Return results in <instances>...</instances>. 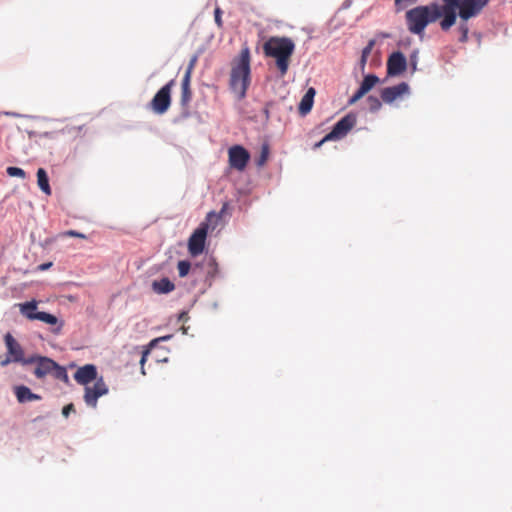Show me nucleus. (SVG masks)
<instances>
[{"label":"nucleus","instance_id":"58836bf2","mask_svg":"<svg viewBox=\"0 0 512 512\" xmlns=\"http://www.w3.org/2000/svg\"><path fill=\"white\" fill-rule=\"evenodd\" d=\"M226 208H227V204L225 203V204L223 205L222 210H221V214L226 210Z\"/></svg>","mask_w":512,"mask_h":512},{"label":"nucleus","instance_id":"cd10ccee","mask_svg":"<svg viewBox=\"0 0 512 512\" xmlns=\"http://www.w3.org/2000/svg\"><path fill=\"white\" fill-rule=\"evenodd\" d=\"M196 63H197V56H193L189 61L188 67H187L183 77L188 76V79H191Z\"/></svg>","mask_w":512,"mask_h":512},{"label":"nucleus","instance_id":"0eeeda50","mask_svg":"<svg viewBox=\"0 0 512 512\" xmlns=\"http://www.w3.org/2000/svg\"><path fill=\"white\" fill-rule=\"evenodd\" d=\"M4 342L7 348V355L4 358H0V366L6 367L11 362L26 365L25 361H27V359L24 358V350L11 333H6L4 336Z\"/></svg>","mask_w":512,"mask_h":512},{"label":"nucleus","instance_id":"473e14b6","mask_svg":"<svg viewBox=\"0 0 512 512\" xmlns=\"http://www.w3.org/2000/svg\"><path fill=\"white\" fill-rule=\"evenodd\" d=\"M222 11L219 7H217L214 11L215 15V22L218 27H222V18H221Z\"/></svg>","mask_w":512,"mask_h":512},{"label":"nucleus","instance_id":"1a4fd4ad","mask_svg":"<svg viewBox=\"0 0 512 512\" xmlns=\"http://www.w3.org/2000/svg\"><path fill=\"white\" fill-rule=\"evenodd\" d=\"M250 160V153L241 145H233L228 149V162L232 169L244 171Z\"/></svg>","mask_w":512,"mask_h":512},{"label":"nucleus","instance_id":"4468645a","mask_svg":"<svg viewBox=\"0 0 512 512\" xmlns=\"http://www.w3.org/2000/svg\"><path fill=\"white\" fill-rule=\"evenodd\" d=\"M97 369L93 364H86L79 367L74 374V379L78 384L89 385L92 381H97Z\"/></svg>","mask_w":512,"mask_h":512},{"label":"nucleus","instance_id":"4c0bfd02","mask_svg":"<svg viewBox=\"0 0 512 512\" xmlns=\"http://www.w3.org/2000/svg\"><path fill=\"white\" fill-rule=\"evenodd\" d=\"M167 338H168V337H162V338H159V340H165V339H167ZM157 341H158V339H154V340L151 342V346H152L155 342H157Z\"/></svg>","mask_w":512,"mask_h":512},{"label":"nucleus","instance_id":"c756f323","mask_svg":"<svg viewBox=\"0 0 512 512\" xmlns=\"http://www.w3.org/2000/svg\"><path fill=\"white\" fill-rule=\"evenodd\" d=\"M208 266L210 267V270L208 271V274L211 276H214L218 271V265L215 261V259L210 258L208 262Z\"/></svg>","mask_w":512,"mask_h":512},{"label":"nucleus","instance_id":"7c9ffc66","mask_svg":"<svg viewBox=\"0 0 512 512\" xmlns=\"http://www.w3.org/2000/svg\"><path fill=\"white\" fill-rule=\"evenodd\" d=\"M417 61H418V51L416 50L410 55V64L412 66L413 71H415L417 69Z\"/></svg>","mask_w":512,"mask_h":512},{"label":"nucleus","instance_id":"6ab92c4d","mask_svg":"<svg viewBox=\"0 0 512 512\" xmlns=\"http://www.w3.org/2000/svg\"><path fill=\"white\" fill-rule=\"evenodd\" d=\"M153 290L158 294H166L175 289V285L168 278H162L152 283Z\"/></svg>","mask_w":512,"mask_h":512},{"label":"nucleus","instance_id":"39448f33","mask_svg":"<svg viewBox=\"0 0 512 512\" xmlns=\"http://www.w3.org/2000/svg\"><path fill=\"white\" fill-rule=\"evenodd\" d=\"M25 364H35L33 374L38 379H42L48 375H51L55 379L60 380L66 384L69 382V377L65 367L60 366L57 362L49 357L33 355L27 358Z\"/></svg>","mask_w":512,"mask_h":512},{"label":"nucleus","instance_id":"72a5a7b5","mask_svg":"<svg viewBox=\"0 0 512 512\" xmlns=\"http://www.w3.org/2000/svg\"><path fill=\"white\" fill-rule=\"evenodd\" d=\"M65 235L67 236H72V237H79V238H86V236L82 233H79V232H76L74 230H69L65 233Z\"/></svg>","mask_w":512,"mask_h":512},{"label":"nucleus","instance_id":"9d476101","mask_svg":"<svg viewBox=\"0 0 512 512\" xmlns=\"http://www.w3.org/2000/svg\"><path fill=\"white\" fill-rule=\"evenodd\" d=\"M108 391V386L106 385L103 377L97 379L93 386H85L83 398L86 405L92 408H96L98 399L101 396L106 395Z\"/></svg>","mask_w":512,"mask_h":512},{"label":"nucleus","instance_id":"e433bc0d","mask_svg":"<svg viewBox=\"0 0 512 512\" xmlns=\"http://www.w3.org/2000/svg\"><path fill=\"white\" fill-rule=\"evenodd\" d=\"M148 353H149V352H148V350H146V351H144V352H143V355H142L141 360H140V364H141L142 366L144 365V363H145V361H146V356H147V354H148Z\"/></svg>","mask_w":512,"mask_h":512},{"label":"nucleus","instance_id":"5701e85b","mask_svg":"<svg viewBox=\"0 0 512 512\" xmlns=\"http://www.w3.org/2000/svg\"><path fill=\"white\" fill-rule=\"evenodd\" d=\"M269 155H270V147L267 143H264L261 146L260 155L256 160L257 166L258 167L264 166L266 164V162L268 161Z\"/></svg>","mask_w":512,"mask_h":512},{"label":"nucleus","instance_id":"a211bd4d","mask_svg":"<svg viewBox=\"0 0 512 512\" xmlns=\"http://www.w3.org/2000/svg\"><path fill=\"white\" fill-rule=\"evenodd\" d=\"M191 100H192L191 79H188V76L183 77L182 83H181L180 105L183 108H188Z\"/></svg>","mask_w":512,"mask_h":512},{"label":"nucleus","instance_id":"ddd939ff","mask_svg":"<svg viewBox=\"0 0 512 512\" xmlns=\"http://www.w3.org/2000/svg\"><path fill=\"white\" fill-rule=\"evenodd\" d=\"M410 88L406 82H401L392 87H386L381 91V98L385 103H392L398 98L409 94Z\"/></svg>","mask_w":512,"mask_h":512},{"label":"nucleus","instance_id":"f8f14e48","mask_svg":"<svg viewBox=\"0 0 512 512\" xmlns=\"http://www.w3.org/2000/svg\"><path fill=\"white\" fill-rule=\"evenodd\" d=\"M407 68V60L403 53L393 52L387 60V73L390 76L402 74Z\"/></svg>","mask_w":512,"mask_h":512},{"label":"nucleus","instance_id":"f03ea898","mask_svg":"<svg viewBox=\"0 0 512 512\" xmlns=\"http://www.w3.org/2000/svg\"><path fill=\"white\" fill-rule=\"evenodd\" d=\"M295 50V44L288 37H270L263 45L265 56L276 60V67L281 76H284L290 65L291 56Z\"/></svg>","mask_w":512,"mask_h":512},{"label":"nucleus","instance_id":"c9c22d12","mask_svg":"<svg viewBox=\"0 0 512 512\" xmlns=\"http://www.w3.org/2000/svg\"><path fill=\"white\" fill-rule=\"evenodd\" d=\"M329 140H324V137L317 143H315L312 147L313 150H316L320 148L325 142H328Z\"/></svg>","mask_w":512,"mask_h":512},{"label":"nucleus","instance_id":"f704fd0d","mask_svg":"<svg viewBox=\"0 0 512 512\" xmlns=\"http://www.w3.org/2000/svg\"><path fill=\"white\" fill-rule=\"evenodd\" d=\"M53 263L52 262H47V263H43V264H40L38 267H37V271H45V270H48L50 267H52Z\"/></svg>","mask_w":512,"mask_h":512},{"label":"nucleus","instance_id":"4be33fe9","mask_svg":"<svg viewBox=\"0 0 512 512\" xmlns=\"http://www.w3.org/2000/svg\"><path fill=\"white\" fill-rule=\"evenodd\" d=\"M29 319L30 320H39V321L45 322L49 325H56L58 323L57 317L50 313H47V312H37V314H35L33 316L29 315Z\"/></svg>","mask_w":512,"mask_h":512},{"label":"nucleus","instance_id":"393cba45","mask_svg":"<svg viewBox=\"0 0 512 512\" xmlns=\"http://www.w3.org/2000/svg\"><path fill=\"white\" fill-rule=\"evenodd\" d=\"M177 268H178L179 276L180 277H185V276L188 275V273L190 271L191 264L187 260H181V261L178 262Z\"/></svg>","mask_w":512,"mask_h":512},{"label":"nucleus","instance_id":"b1692460","mask_svg":"<svg viewBox=\"0 0 512 512\" xmlns=\"http://www.w3.org/2000/svg\"><path fill=\"white\" fill-rule=\"evenodd\" d=\"M36 308H37V305H36V302H34V301L20 304L21 313L28 319H29V315L33 316V315L37 314Z\"/></svg>","mask_w":512,"mask_h":512},{"label":"nucleus","instance_id":"a878e982","mask_svg":"<svg viewBox=\"0 0 512 512\" xmlns=\"http://www.w3.org/2000/svg\"><path fill=\"white\" fill-rule=\"evenodd\" d=\"M367 103H368L369 110L371 112L378 111L382 106L381 101L375 96H369L367 98Z\"/></svg>","mask_w":512,"mask_h":512},{"label":"nucleus","instance_id":"aec40b11","mask_svg":"<svg viewBox=\"0 0 512 512\" xmlns=\"http://www.w3.org/2000/svg\"><path fill=\"white\" fill-rule=\"evenodd\" d=\"M37 184L42 192L46 195L51 194V187L49 185L48 175L43 168L37 170Z\"/></svg>","mask_w":512,"mask_h":512},{"label":"nucleus","instance_id":"dca6fc26","mask_svg":"<svg viewBox=\"0 0 512 512\" xmlns=\"http://www.w3.org/2000/svg\"><path fill=\"white\" fill-rule=\"evenodd\" d=\"M315 94H316L315 89L312 87H310L306 91V93L302 97V99L299 103V107H298V111L301 115L305 116L311 111V109L313 107V103H314Z\"/></svg>","mask_w":512,"mask_h":512},{"label":"nucleus","instance_id":"2eb2a0df","mask_svg":"<svg viewBox=\"0 0 512 512\" xmlns=\"http://www.w3.org/2000/svg\"><path fill=\"white\" fill-rule=\"evenodd\" d=\"M379 78L376 75H366L355 94L350 98L349 103L354 104L366 95L377 83Z\"/></svg>","mask_w":512,"mask_h":512},{"label":"nucleus","instance_id":"412c9836","mask_svg":"<svg viewBox=\"0 0 512 512\" xmlns=\"http://www.w3.org/2000/svg\"><path fill=\"white\" fill-rule=\"evenodd\" d=\"M375 44H376V40L370 39L368 41L367 45L362 50L360 61H359V66L362 71H364V69H365L368 57H369L370 53L372 52L373 48L375 47Z\"/></svg>","mask_w":512,"mask_h":512},{"label":"nucleus","instance_id":"7ed1b4c3","mask_svg":"<svg viewBox=\"0 0 512 512\" xmlns=\"http://www.w3.org/2000/svg\"><path fill=\"white\" fill-rule=\"evenodd\" d=\"M250 81V53L244 49L232 65L229 80L230 89L238 100L245 98Z\"/></svg>","mask_w":512,"mask_h":512},{"label":"nucleus","instance_id":"f257e3e1","mask_svg":"<svg viewBox=\"0 0 512 512\" xmlns=\"http://www.w3.org/2000/svg\"><path fill=\"white\" fill-rule=\"evenodd\" d=\"M442 3H431L408 10L405 14L408 30L413 34L422 35L428 24L442 17L440 27L443 31H448L456 23L458 9L457 6H450L448 0H442Z\"/></svg>","mask_w":512,"mask_h":512},{"label":"nucleus","instance_id":"423d86ee","mask_svg":"<svg viewBox=\"0 0 512 512\" xmlns=\"http://www.w3.org/2000/svg\"><path fill=\"white\" fill-rule=\"evenodd\" d=\"M174 85L175 80L172 79L154 95L149 103V107L154 113L162 115L168 111L171 105V92Z\"/></svg>","mask_w":512,"mask_h":512},{"label":"nucleus","instance_id":"20e7f679","mask_svg":"<svg viewBox=\"0 0 512 512\" xmlns=\"http://www.w3.org/2000/svg\"><path fill=\"white\" fill-rule=\"evenodd\" d=\"M450 6H457L460 23L458 31L460 32L459 41L465 43L468 41L469 26L468 20L478 16L490 0H448Z\"/></svg>","mask_w":512,"mask_h":512},{"label":"nucleus","instance_id":"bb28decb","mask_svg":"<svg viewBox=\"0 0 512 512\" xmlns=\"http://www.w3.org/2000/svg\"><path fill=\"white\" fill-rule=\"evenodd\" d=\"M6 172L11 177H19L22 179L26 177L25 171L19 167L10 166L7 168Z\"/></svg>","mask_w":512,"mask_h":512},{"label":"nucleus","instance_id":"f3484780","mask_svg":"<svg viewBox=\"0 0 512 512\" xmlns=\"http://www.w3.org/2000/svg\"><path fill=\"white\" fill-rule=\"evenodd\" d=\"M15 396L20 403L40 400L41 396L33 393L27 386L20 385L14 389Z\"/></svg>","mask_w":512,"mask_h":512},{"label":"nucleus","instance_id":"2f4dec72","mask_svg":"<svg viewBox=\"0 0 512 512\" xmlns=\"http://www.w3.org/2000/svg\"><path fill=\"white\" fill-rule=\"evenodd\" d=\"M71 412H75V407L72 403L64 406L62 409V414L64 417H68Z\"/></svg>","mask_w":512,"mask_h":512},{"label":"nucleus","instance_id":"6e6552de","mask_svg":"<svg viewBox=\"0 0 512 512\" xmlns=\"http://www.w3.org/2000/svg\"><path fill=\"white\" fill-rule=\"evenodd\" d=\"M357 118L354 114L349 113L342 117L332 128V130L324 136V140L337 141L344 138L350 130L356 125Z\"/></svg>","mask_w":512,"mask_h":512},{"label":"nucleus","instance_id":"c85d7f7f","mask_svg":"<svg viewBox=\"0 0 512 512\" xmlns=\"http://www.w3.org/2000/svg\"><path fill=\"white\" fill-rule=\"evenodd\" d=\"M417 0H395L397 10H401L408 5L414 4Z\"/></svg>","mask_w":512,"mask_h":512},{"label":"nucleus","instance_id":"9b49d317","mask_svg":"<svg viewBox=\"0 0 512 512\" xmlns=\"http://www.w3.org/2000/svg\"><path fill=\"white\" fill-rule=\"evenodd\" d=\"M208 226H201L196 229L188 240V251L191 256L200 255L205 247Z\"/></svg>","mask_w":512,"mask_h":512}]
</instances>
